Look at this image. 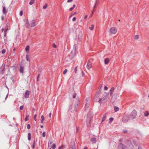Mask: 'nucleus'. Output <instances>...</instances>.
Here are the masks:
<instances>
[{
	"mask_svg": "<svg viewBox=\"0 0 149 149\" xmlns=\"http://www.w3.org/2000/svg\"><path fill=\"white\" fill-rule=\"evenodd\" d=\"M106 118V117L105 115H104L103 116V117H102V122H103V121H104L105 120Z\"/></svg>",
	"mask_w": 149,
	"mask_h": 149,
	"instance_id": "obj_36",
	"label": "nucleus"
},
{
	"mask_svg": "<svg viewBox=\"0 0 149 149\" xmlns=\"http://www.w3.org/2000/svg\"><path fill=\"white\" fill-rule=\"evenodd\" d=\"M31 26L32 27H34L36 25V21L35 20H32L31 22Z\"/></svg>",
	"mask_w": 149,
	"mask_h": 149,
	"instance_id": "obj_15",
	"label": "nucleus"
},
{
	"mask_svg": "<svg viewBox=\"0 0 149 149\" xmlns=\"http://www.w3.org/2000/svg\"><path fill=\"white\" fill-rule=\"evenodd\" d=\"M123 132L125 133H126L127 132V130H124L123 131Z\"/></svg>",
	"mask_w": 149,
	"mask_h": 149,
	"instance_id": "obj_64",
	"label": "nucleus"
},
{
	"mask_svg": "<svg viewBox=\"0 0 149 149\" xmlns=\"http://www.w3.org/2000/svg\"><path fill=\"white\" fill-rule=\"evenodd\" d=\"M71 144L70 146L69 149H75V146L74 141L72 139L71 141Z\"/></svg>",
	"mask_w": 149,
	"mask_h": 149,
	"instance_id": "obj_6",
	"label": "nucleus"
},
{
	"mask_svg": "<svg viewBox=\"0 0 149 149\" xmlns=\"http://www.w3.org/2000/svg\"><path fill=\"white\" fill-rule=\"evenodd\" d=\"M104 96L102 98V100L105 101L106 100V101H107V99L108 97H107V96H106L105 95H104Z\"/></svg>",
	"mask_w": 149,
	"mask_h": 149,
	"instance_id": "obj_25",
	"label": "nucleus"
},
{
	"mask_svg": "<svg viewBox=\"0 0 149 149\" xmlns=\"http://www.w3.org/2000/svg\"><path fill=\"white\" fill-rule=\"evenodd\" d=\"M118 149H129L128 148L122 143H120L118 146Z\"/></svg>",
	"mask_w": 149,
	"mask_h": 149,
	"instance_id": "obj_5",
	"label": "nucleus"
},
{
	"mask_svg": "<svg viewBox=\"0 0 149 149\" xmlns=\"http://www.w3.org/2000/svg\"><path fill=\"white\" fill-rule=\"evenodd\" d=\"M125 143L129 145L130 144H131V142L130 140H126V141Z\"/></svg>",
	"mask_w": 149,
	"mask_h": 149,
	"instance_id": "obj_28",
	"label": "nucleus"
},
{
	"mask_svg": "<svg viewBox=\"0 0 149 149\" xmlns=\"http://www.w3.org/2000/svg\"><path fill=\"white\" fill-rule=\"evenodd\" d=\"M100 93V90H98V91L96 92L95 95L94 99V100L95 102H96L97 100V98L99 96Z\"/></svg>",
	"mask_w": 149,
	"mask_h": 149,
	"instance_id": "obj_7",
	"label": "nucleus"
},
{
	"mask_svg": "<svg viewBox=\"0 0 149 149\" xmlns=\"http://www.w3.org/2000/svg\"><path fill=\"white\" fill-rule=\"evenodd\" d=\"M23 107H24V106L23 105H22L20 107H19V109L20 110H22L23 109Z\"/></svg>",
	"mask_w": 149,
	"mask_h": 149,
	"instance_id": "obj_56",
	"label": "nucleus"
},
{
	"mask_svg": "<svg viewBox=\"0 0 149 149\" xmlns=\"http://www.w3.org/2000/svg\"><path fill=\"white\" fill-rule=\"evenodd\" d=\"M37 114H36L34 115V116L33 117V118H34V120L36 121V117H37Z\"/></svg>",
	"mask_w": 149,
	"mask_h": 149,
	"instance_id": "obj_54",
	"label": "nucleus"
},
{
	"mask_svg": "<svg viewBox=\"0 0 149 149\" xmlns=\"http://www.w3.org/2000/svg\"><path fill=\"white\" fill-rule=\"evenodd\" d=\"M79 100H78L77 102L75 104L71 105L68 109V111L71 112H76L77 111V108L78 107Z\"/></svg>",
	"mask_w": 149,
	"mask_h": 149,
	"instance_id": "obj_1",
	"label": "nucleus"
},
{
	"mask_svg": "<svg viewBox=\"0 0 149 149\" xmlns=\"http://www.w3.org/2000/svg\"><path fill=\"white\" fill-rule=\"evenodd\" d=\"M129 146L132 148L133 149V147H134V146H133V145L132 144V143H131V144H130Z\"/></svg>",
	"mask_w": 149,
	"mask_h": 149,
	"instance_id": "obj_48",
	"label": "nucleus"
},
{
	"mask_svg": "<svg viewBox=\"0 0 149 149\" xmlns=\"http://www.w3.org/2000/svg\"><path fill=\"white\" fill-rule=\"evenodd\" d=\"M56 147V145L55 144H53L52 145V148L53 149H55Z\"/></svg>",
	"mask_w": 149,
	"mask_h": 149,
	"instance_id": "obj_41",
	"label": "nucleus"
},
{
	"mask_svg": "<svg viewBox=\"0 0 149 149\" xmlns=\"http://www.w3.org/2000/svg\"><path fill=\"white\" fill-rule=\"evenodd\" d=\"M24 21L25 23V25L26 26V27L29 29L30 28L29 22L28 19H24Z\"/></svg>",
	"mask_w": 149,
	"mask_h": 149,
	"instance_id": "obj_11",
	"label": "nucleus"
},
{
	"mask_svg": "<svg viewBox=\"0 0 149 149\" xmlns=\"http://www.w3.org/2000/svg\"><path fill=\"white\" fill-rule=\"evenodd\" d=\"M7 31V29H5L4 31V37H6V33Z\"/></svg>",
	"mask_w": 149,
	"mask_h": 149,
	"instance_id": "obj_39",
	"label": "nucleus"
},
{
	"mask_svg": "<svg viewBox=\"0 0 149 149\" xmlns=\"http://www.w3.org/2000/svg\"><path fill=\"white\" fill-rule=\"evenodd\" d=\"M45 135H46L45 132H43L42 133V136L44 137H45Z\"/></svg>",
	"mask_w": 149,
	"mask_h": 149,
	"instance_id": "obj_45",
	"label": "nucleus"
},
{
	"mask_svg": "<svg viewBox=\"0 0 149 149\" xmlns=\"http://www.w3.org/2000/svg\"><path fill=\"white\" fill-rule=\"evenodd\" d=\"M3 14L6 15L8 12V10L7 9H6V8L5 6L3 7Z\"/></svg>",
	"mask_w": 149,
	"mask_h": 149,
	"instance_id": "obj_14",
	"label": "nucleus"
},
{
	"mask_svg": "<svg viewBox=\"0 0 149 149\" xmlns=\"http://www.w3.org/2000/svg\"><path fill=\"white\" fill-rule=\"evenodd\" d=\"M79 127H77V128L76 129V132H78L79 131Z\"/></svg>",
	"mask_w": 149,
	"mask_h": 149,
	"instance_id": "obj_61",
	"label": "nucleus"
},
{
	"mask_svg": "<svg viewBox=\"0 0 149 149\" xmlns=\"http://www.w3.org/2000/svg\"><path fill=\"white\" fill-rule=\"evenodd\" d=\"M5 29H7V31H8V25L7 24L6 25V26L5 27Z\"/></svg>",
	"mask_w": 149,
	"mask_h": 149,
	"instance_id": "obj_59",
	"label": "nucleus"
},
{
	"mask_svg": "<svg viewBox=\"0 0 149 149\" xmlns=\"http://www.w3.org/2000/svg\"><path fill=\"white\" fill-rule=\"evenodd\" d=\"M139 38V36L138 35H136L134 37V39L135 40H138Z\"/></svg>",
	"mask_w": 149,
	"mask_h": 149,
	"instance_id": "obj_35",
	"label": "nucleus"
},
{
	"mask_svg": "<svg viewBox=\"0 0 149 149\" xmlns=\"http://www.w3.org/2000/svg\"><path fill=\"white\" fill-rule=\"evenodd\" d=\"M41 123H43V121H44L45 120L44 117V116L43 115H42L41 116Z\"/></svg>",
	"mask_w": 149,
	"mask_h": 149,
	"instance_id": "obj_26",
	"label": "nucleus"
},
{
	"mask_svg": "<svg viewBox=\"0 0 149 149\" xmlns=\"http://www.w3.org/2000/svg\"><path fill=\"white\" fill-rule=\"evenodd\" d=\"M29 45H27L26 46L25 50V51L26 52L27 54H29Z\"/></svg>",
	"mask_w": 149,
	"mask_h": 149,
	"instance_id": "obj_19",
	"label": "nucleus"
},
{
	"mask_svg": "<svg viewBox=\"0 0 149 149\" xmlns=\"http://www.w3.org/2000/svg\"><path fill=\"white\" fill-rule=\"evenodd\" d=\"M113 120V118L112 117H111L109 118V123H111V122Z\"/></svg>",
	"mask_w": 149,
	"mask_h": 149,
	"instance_id": "obj_32",
	"label": "nucleus"
},
{
	"mask_svg": "<svg viewBox=\"0 0 149 149\" xmlns=\"http://www.w3.org/2000/svg\"><path fill=\"white\" fill-rule=\"evenodd\" d=\"M104 63L105 64H107L109 62V58H106L104 60Z\"/></svg>",
	"mask_w": 149,
	"mask_h": 149,
	"instance_id": "obj_17",
	"label": "nucleus"
},
{
	"mask_svg": "<svg viewBox=\"0 0 149 149\" xmlns=\"http://www.w3.org/2000/svg\"><path fill=\"white\" fill-rule=\"evenodd\" d=\"M30 127H31L30 125L29 124H28L27 125V129H30Z\"/></svg>",
	"mask_w": 149,
	"mask_h": 149,
	"instance_id": "obj_47",
	"label": "nucleus"
},
{
	"mask_svg": "<svg viewBox=\"0 0 149 149\" xmlns=\"http://www.w3.org/2000/svg\"><path fill=\"white\" fill-rule=\"evenodd\" d=\"M97 0H96V1H95V5H94V6L93 7V12H92V13H93L95 11V9L96 8V4H97Z\"/></svg>",
	"mask_w": 149,
	"mask_h": 149,
	"instance_id": "obj_24",
	"label": "nucleus"
},
{
	"mask_svg": "<svg viewBox=\"0 0 149 149\" xmlns=\"http://www.w3.org/2000/svg\"><path fill=\"white\" fill-rule=\"evenodd\" d=\"M109 93H105L104 95L107 96L108 97H109Z\"/></svg>",
	"mask_w": 149,
	"mask_h": 149,
	"instance_id": "obj_43",
	"label": "nucleus"
},
{
	"mask_svg": "<svg viewBox=\"0 0 149 149\" xmlns=\"http://www.w3.org/2000/svg\"><path fill=\"white\" fill-rule=\"evenodd\" d=\"M93 118V116L90 113L88 114L87 120H86V124L88 127H90L91 124V121Z\"/></svg>",
	"mask_w": 149,
	"mask_h": 149,
	"instance_id": "obj_2",
	"label": "nucleus"
},
{
	"mask_svg": "<svg viewBox=\"0 0 149 149\" xmlns=\"http://www.w3.org/2000/svg\"><path fill=\"white\" fill-rule=\"evenodd\" d=\"M76 20V18L75 17H74L73 18H72V20L73 21H74Z\"/></svg>",
	"mask_w": 149,
	"mask_h": 149,
	"instance_id": "obj_60",
	"label": "nucleus"
},
{
	"mask_svg": "<svg viewBox=\"0 0 149 149\" xmlns=\"http://www.w3.org/2000/svg\"><path fill=\"white\" fill-rule=\"evenodd\" d=\"M23 15V11L22 10L20 11L19 13V15L20 16H21Z\"/></svg>",
	"mask_w": 149,
	"mask_h": 149,
	"instance_id": "obj_53",
	"label": "nucleus"
},
{
	"mask_svg": "<svg viewBox=\"0 0 149 149\" xmlns=\"http://www.w3.org/2000/svg\"><path fill=\"white\" fill-rule=\"evenodd\" d=\"M64 148H65V146L64 145H62L61 146H59L58 149H62Z\"/></svg>",
	"mask_w": 149,
	"mask_h": 149,
	"instance_id": "obj_37",
	"label": "nucleus"
},
{
	"mask_svg": "<svg viewBox=\"0 0 149 149\" xmlns=\"http://www.w3.org/2000/svg\"><path fill=\"white\" fill-rule=\"evenodd\" d=\"M94 28V25L93 24H92L91 25V27H89V29L91 30H93Z\"/></svg>",
	"mask_w": 149,
	"mask_h": 149,
	"instance_id": "obj_34",
	"label": "nucleus"
},
{
	"mask_svg": "<svg viewBox=\"0 0 149 149\" xmlns=\"http://www.w3.org/2000/svg\"><path fill=\"white\" fill-rule=\"evenodd\" d=\"M89 106V104L88 102H86L85 105V110H86V109L88 108Z\"/></svg>",
	"mask_w": 149,
	"mask_h": 149,
	"instance_id": "obj_23",
	"label": "nucleus"
},
{
	"mask_svg": "<svg viewBox=\"0 0 149 149\" xmlns=\"http://www.w3.org/2000/svg\"><path fill=\"white\" fill-rule=\"evenodd\" d=\"M5 68L4 67H3L1 68V70H0V72L1 73L3 74L5 72Z\"/></svg>",
	"mask_w": 149,
	"mask_h": 149,
	"instance_id": "obj_18",
	"label": "nucleus"
},
{
	"mask_svg": "<svg viewBox=\"0 0 149 149\" xmlns=\"http://www.w3.org/2000/svg\"><path fill=\"white\" fill-rule=\"evenodd\" d=\"M76 52L72 51L69 55V57L70 59H72L75 56Z\"/></svg>",
	"mask_w": 149,
	"mask_h": 149,
	"instance_id": "obj_8",
	"label": "nucleus"
},
{
	"mask_svg": "<svg viewBox=\"0 0 149 149\" xmlns=\"http://www.w3.org/2000/svg\"><path fill=\"white\" fill-rule=\"evenodd\" d=\"M35 0H31L30 2L29 3V4L30 5L33 4Z\"/></svg>",
	"mask_w": 149,
	"mask_h": 149,
	"instance_id": "obj_33",
	"label": "nucleus"
},
{
	"mask_svg": "<svg viewBox=\"0 0 149 149\" xmlns=\"http://www.w3.org/2000/svg\"><path fill=\"white\" fill-rule=\"evenodd\" d=\"M110 31L111 34H115L116 33L117 30L115 28L113 27L110 29Z\"/></svg>",
	"mask_w": 149,
	"mask_h": 149,
	"instance_id": "obj_9",
	"label": "nucleus"
},
{
	"mask_svg": "<svg viewBox=\"0 0 149 149\" xmlns=\"http://www.w3.org/2000/svg\"><path fill=\"white\" fill-rule=\"evenodd\" d=\"M6 52V49H3L2 50V53L3 54H4Z\"/></svg>",
	"mask_w": 149,
	"mask_h": 149,
	"instance_id": "obj_46",
	"label": "nucleus"
},
{
	"mask_svg": "<svg viewBox=\"0 0 149 149\" xmlns=\"http://www.w3.org/2000/svg\"><path fill=\"white\" fill-rule=\"evenodd\" d=\"M67 71V69H65V70L63 72V74H65L66 73Z\"/></svg>",
	"mask_w": 149,
	"mask_h": 149,
	"instance_id": "obj_50",
	"label": "nucleus"
},
{
	"mask_svg": "<svg viewBox=\"0 0 149 149\" xmlns=\"http://www.w3.org/2000/svg\"><path fill=\"white\" fill-rule=\"evenodd\" d=\"M24 67L21 64L19 68V72L21 73L22 74H23L24 73Z\"/></svg>",
	"mask_w": 149,
	"mask_h": 149,
	"instance_id": "obj_13",
	"label": "nucleus"
},
{
	"mask_svg": "<svg viewBox=\"0 0 149 149\" xmlns=\"http://www.w3.org/2000/svg\"><path fill=\"white\" fill-rule=\"evenodd\" d=\"M76 95H77V94L76 93H74L73 95V97L74 98L76 97Z\"/></svg>",
	"mask_w": 149,
	"mask_h": 149,
	"instance_id": "obj_51",
	"label": "nucleus"
},
{
	"mask_svg": "<svg viewBox=\"0 0 149 149\" xmlns=\"http://www.w3.org/2000/svg\"><path fill=\"white\" fill-rule=\"evenodd\" d=\"M10 79L12 80V82H13L14 83L15 82L14 81V78L13 77H11L10 78Z\"/></svg>",
	"mask_w": 149,
	"mask_h": 149,
	"instance_id": "obj_58",
	"label": "nucleus"
},
{
	"mask_svg": "<svg viewBox=\"0 0 149 149\" xmlns=\"http://www.w3.org/2000/svg\"><path fill=\"white\" fill-rule=\"evenodd\" d=\"M29 117V115H26V118H25V121H27L28 120V118Z\"/></svg>",
	"mask_w": 149,
	"mask_h": 149,
	"instance_id": "obj_38",
	"label": "nucleus"
},
{
	"mask_svg": "<svg viewBox=\"0 0 149 149\" xmlns=\"http://www.w3.org/2000/svg\"><path fill=\"white\" fill-rule=\"evenodd\" d=\"M107 89H108V87L107 86H105L104 87V90H107Z\"/></svg>",
	"mask_w": 149,
	"mask_h": 149,
	"instance_id": "obj_63",
	"label": "nucleus"
},
{
	"mask_svg": "<svg viewBox=\"0 0 149 149\" xmlns=\"http://www.w3.org/2000/svg\"><path fill=\"white\" fill-rule=\"evenodd\" d=\"M133 143L135 146H138L137 143L135 140H133Z\"/></svg>",
	"mask_w": 149,
	"mask_h": 149,
	"instance_id": "obj_31",
	"label": "nucleus"
},
{
	"mask_svg": "<svg viewBox=\"0 0 149 149\" xmlns=\"http://www.w3.org/2000/svg\"><path fill=\"white\" fill-rule=\"evenodd\" d=\"M137 114V111L135 110H133L129 116L130 119L132 120L134 119L136 116Z\"/></svg>",
	"mask_w": 149,
	"mask_h": 149,
	"instance_id": "obj_3",
	"label": "nucleus"
},
{
	"mask_svg": "<svg viewBox=\"0 0 149 149\" xmlns=\"http://www.w3.org/2000/svg\"><path fill=\"white\" fill-rule=\"evenodd\" d=\"M102 100V98H100L99 100L98 101V102L100 103Z\"/></svg>",
	"mask_w": 149,
	"mask_h": 149,
	"instance_id": "obj_57",
	"label": "nucleus"
},
{
	"mask_svg": "<svg viewBox=\"0 0 149 149\" xmlns=\"http://www.w3.org/2000/svg\"><path fill=\"white\" fill-rule=\"evenodd\" d=\"M40 74H38V75L37 76V81H39V77H40Z\"/></svg>",
	"mask_w": 149,
	"mask_h": 149,
	"instance_id": "obj_52",
	"label": "nucleus"
},
{
	"mask_svg": "<svg viewBox=\"0 0 149 149\" xmlns=\"http://www.w3.org/2000/svg\"><path fill=\"white\" fill-rule=\"evenodd\" d=\"M77 66L74 68V72L76 73L77 72Z\"/></svg>",
	"mask_w": 149,
	"mask_h": 149,
	"instance_id": "obj_55",
	"label": "nucleus"
},
{
	"mask_svg": "<svg viewBox=\"0 0 149 149\" xmlns=\"http://www.w3.org/2000/svg\"><path fill=\"white\" fill-rule=\"evenodd\" d=\"M130 118L128 115H124L122 118V121L124 123H126L128 121Z\"/></svg>",
	"mask_w": 149,
	"mask_h": 149,
	"instance_id": "obj_4",
	"label": "nucleus"
},
{
	"mask_svg": "<svg viewBox=\"0 0 149 149\" xmlns=\"http://www.w3.org/2000/svg\"><path fill=\"white\" fill-rule=\"evenodd\" d=\"M74 8H73L72 7H71V8H70L69 9V10L70 11H71Z\"/></svg>",
	"mask_w": 149,
	"mask_h": 149,
	"instance_id": "obj_62",
	"label": "nucleus"
},
{
	"mask_svg": "<svg viewBox=\"0 0 149 149\" xmlns=\"http://www.w3.org/2000/svg\"><path fill=\"white\" fill-rule=\"evenodd\" d=\"M96 138H91L90 139V141L92 143H96Z\"/></svg>",
	"mask_w": 149,
	"mask_h": 149,
	"instance_id": "obj_16",
	"label": "nucleus"
},
{
	"mask_svg": "<svg viewBox=\"0 0 149 149\" xmlns=\"http://www.w3.org/2000/svg\"><path fill=\"white\" fill-rule=\"evenodd\" d=\"M114 111L115 112H117L119 110V108L118 107H116V106H114Z\"/></svg>",
	"mask_w": 149,
	"mask_h": 149,
	"instance_id": "obj_21",
	"label": "nucleus"
},
{
	"mask_svg": "<svg viewBox=\"0 0 149 149\" xmlns=\"http://www.w3.org/2000/svg\"><path fill=\"white\" fill-rule=\"evenodd\" d=\"M92 67V63L91 61L88 60V61L87 64L86 65V67L89 70Z\"/></svg>",
	"mask_w": 149,
	"mask_h": 149,
	"instance_id": "obj_10",
	"label": "nucleus"
},
{
	"mask_svg": "<svg viewBox=\"0 0 149 149\" xmlns=\"http://www.w3.org/2000/svg\"><path fill=\"white\" fill-rule=\"evenodd\" d=\"M102 84H100L99 86V88H98L99 90L100 91V89L102 88Z\"/></svg>",
	"mask_w": 149,
	"mask_h": 149,
	"instance_id": "obj_49",
	"label": "nucleus"
},
{
	"mask_svg": "<svg viewBox=\"0 0 149 149\" xmlns=\"http://www.w3.org/2000/svg\"><path fill=\"white\" fill-rule=\"evenodd\" d=\"M28 140L29 141H30L31 140V134L30 133H29L28 134Z\"/></svg>",
	"mask_w": 149,
	"mask_h": 149,
	"instance_id": "obj_30",
	"label": "nucleus"
},
{
	"mask_svg": "<svg viewBox=\"0 0 149 149\" xmlns=\"http://www.w3.org/2000/svg\"><path fill=\"white\" fill-rule=\"evenodd\" d=\"M29 92L28 90L26 91L24 97L26 98H28L29 97Z\"/></svg>",
	"mask_w": 149,
	"mask_h": 149,
	"instance_id": "obj_12",
	"label": "nucleus"
},
{
	"mask_svg": "<svg viewBox=\"0 0 149 149\" xmlns=\"http://www.w3.org/2000/svg\"><path fill=\"white\" fill-rule=\"evenodd\" d=\"M149 115V112L148 111H146L144 113V115L145 116H147Z\"/></svg>",
	"mask_w": 149,
	"mask_h": 149,
	"instance_id": "obj_22",
	"label": "nucleus"
},
{
	"mask_svg": "<svg viewBox=\"0 0 149 149\" xmlns=\"http://www.w3.org/2000/svg\"><path fill=\"white\" fill-rule=\"evenodd\" d=\"M47 3H46L45 5V6H43V8L44 9H46V8H47Z\"/></svg>",
	"mask_w": 149,
	"mask_h": 149,
	"instance_id": "obj_44",
	"label": "nucleus"
},
{
	"mask_svg": "<svg viewBox=\"0 0 149 149\" xmlns=\"http://www.w3.org/2000/svg\"><path fill=\"white\" fill-rule=\"evenodd\" d=\"M77 13V12H75L73 14H72L71 15H70V17H71L72 16L76 14Z\"/></svg>",
	"mask_w": 149,
	"mask_h": 149,
	"instance_id": "obj_42",
	"label": "nucleus"
},
{
	"mask_svg": "<svg viewBox=\"0 0 149 149\" xmlns=\"http://www.w3.org/2000/svg\"><path fill=\"white\" fill-rule=\"evenodd\" d=\"M114 87H112L110 90V92H113L114 90Z\"/></svg>",
	"mask_w": 149,
	"mask_h": 149,
	"instance_id": "obj_40",
	"label": "nucleus"
},
{
	"mask_svg": "<svg viewBox=\"0 0 149 149\" xmlns=\"http://www.w3.org/2000/svg\"><path fill=\"white\" fill-rule=\"evenodd\" d=\"M76 48H77V44L76 43H74L73 46V49L72 51H74V52H76Z\"/></svg>",
	"mask_w": 149,
	"mask_h": 149,
	"instance_id": "obj_20",
	"label": "nucleus"
},
{
	"mask_svg": "<svg viewBox=\"0 0 149 149\" xmlns=\"http://www.w3.org/2000/svg\"><path fill=\"white\" fill-rule=\"evenodd\" d=\"M26 58L27 61H30V60L29 58V56L28 54L26 55Z\"/></svg>",
	"mask_w": 149,
	"mask_h": 149,
	"instance_id": "obj_27",
	"label": "nucleus"
},
{
	"mask_svg": "<svg viewBox=\"0 0 149 149\" xmlns=\"http://www.w3.org/2000/svg\"><path fill=\"white\" fill-rule=\"evenodd\" d=\"M36 146V142L35 140L33 141V144L32 145V148L34 149Z\"/></svg>",
	"mask_w": 149,
	"mask_h": 149,
	"instance_id": "obj_29",
	"label": "nucleus"
}]
</instances>
